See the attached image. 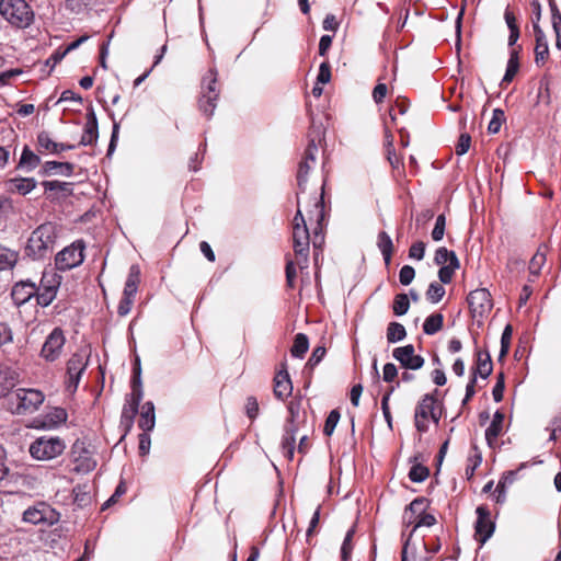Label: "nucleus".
<instances>
[{
    "label": "nucleus",
    "instance_id": "f257e3e1",
    "mask_svg": "<svg viewBox=\"0 0 561 561\" xmlns=\"http://www.w3.org/2000/svg\"><path fill=\"white\" fill-rule=\"evenodd\" d=\"M57 238L56 226L45 222L38 226L30 236L25 252L34 260L46 257L53 250Z\"/></svg>",
    "mask_w": 561,
    "mask_h": 561
},
{
    "label": "nucleus",
    "instance_id": "f03ea898",
    "mask_svg": "<svg viewBox=\"0 0 561 561\" xmlns=\"http://www.w3.org/2000/svg\"><path fill=\"white\" fill-rule=\"evenodd\" d=\"M45 396L37 389L19 388L7 398L8 409L18 415L31 414L43 404Z\"/></svg>",
    "mask_w": 561,
    "mask_h": 561
},
{
    "label": "nucleus",
    "instance_id": "7ed1b4c3",
    "mask_svg": "<svg viewBox=\"0 0 561 561\" xmlns=\"http://www.w3.org/2000/svg\"><path fill=\"white\" fill-rule=\"evenodd\" d=\"M72 470L77 473H89L95 469L98 461L93 446L85 439H77L70 451Z\"/></svg>",
    "mask_w": 561,
    "mask_h": 561
},
{
    "label": "nucleus",
    "instance_id": "20e7f679",
    "mask_svg": "<svg viewBox=\"0 0 561 561\" xmlns=\"http://www.w3.org/2000/svg\"><path fill=\"white\" fill-rule=\"evenodd\" d=\"M66 449V443L58 436H42L36 438L28 448L36 460L47 461L59 457Z\"/></svg>",
    "mask_w": 561,
    "mask_h": 561
},
{
    "label": "nucleus",
    "instance_id": "39448f33",
    "mask_svg": "<svg viewBox=\"0 0 561 561\" xmlns=\"http://www.w3.org/2000/svg\"><path fill=\"white\" fill-rule=\"evenodd\" d=\"M0 13L9 23L18 27L27 26L33 19V12L25 0H1Z\"/></svg>",
    "mask_w": 561,
    "mask_h": 561
},
{
    "label": "nucleus",
    "instance_id": "423d86ee",
    "mask_svg": "<svg viewBox=\"0 0 561 561\" xmlns=\"http://www.w3.org/2000/svg\"><path fill=\"white\" fill-rule=\"evenodd\" d=\"M437 400L434 394H425L415 408L414 422L419 432L424 433L428 430L430 421L438 423L442 412L437 407Z\"/></svg>",
    "mask_w": 561,
    "mask_h": 561
},
{
    "label": "nucleus",
    "instance_id": "0eeeda50",
    "mask_svg": "<svg viewBox=\"0 0 561 561\" xmlns=\"http://www.w3.org/2000/svg\"><path fill=\"white\" fill-rule=\"evenodd\" d=\"M310 240L311 239L307 226V220L302 216L300 209V199H298V210L294 217L293 241L296 255L301 257L305 264L308 262Z\"/></svg>",
    "mask_w": 561,
    "mask_h": 561
},
{
    "label": "nucleus",
    "instance_id": "6e6552de",
    "mask_svg": "<svg viewBox=\"0 0 561 561\" xmlns=\"http://www.w3.org/2000/svg\"><path fill=\"white\" fill-rule=\"evenodd\" d=\"M218 96L217 72L210 69L203 79L202 95L198 100V107L205 116L210 117L214 114Z\"/></svg>",
    "mask_w": 561,
    "mask_h": 561
},
{
    "label": "nucleus",
    "instance_id": "1a4fd4ad",
    "mask_svg": "<svg viewBox=\"0 0 561 561\" xmlns=\"http://www.w3.org/2000/svg\"><path fill=\"white\" fill-rule=\"evenodd\" d=\"M60 283L61 277L53 270L43 272L39 287H37V304L43 307L50 305L56 298Z\"/></svg>",
    "mask_w": 561,
    "mask_h": 561
},
{
    "label": "nucleus",
    "instance_id": "9d476101",
    "mask_svg": "<svg viewBox=\"0 0 561 561\" xmlns=\"http://www.w3.org/2000/svg\"><path fill=\"white\" fill-rule=\"evenodd\" d=\"M84 243L76 241L62 249L55 257L56 267L60 271H68L79 266L84 260Z\"/></svg>",
    "mask_w": 561,
    "mask_h": 561
},
{
    "label": "nucleus",
    "instance_id": "9b49d317",
    "mask_svg": "<svg viewBox=\"0 0 561 561\" xmlns=\"http://www.w3.org/2000/svg\"><path fill=\"white\" fill-rule=\"evenodd\" d=\"M142 399L141 381L139 376V368L135 370V377L133 379V391L126 399V404L122 411V422L127 426L133 424L134 417L137 413L138 405Z\"/></svg>",
    "mask_w": 561,
    "mask_h": 561
},
{
    "label": "nucleus",
    "instance_id": "f8f14e48",
    "mask_svg": "<svg viewBox=\"0 0 561 561\" xmlns=\"http://www.w3.org/2000/svg\"><path fill=\"white\" fill-rule=\"evenodd\" d=\"M66 343L64 331L60 328H55L46 337L42 350L41 357L46 362H55L62 354Z\"/></svg>",
    "mask_w": 561,
    "mask_h": 561
},
{
    "label": "nucleus",
    "instance_id": "ddd939ff",
    "mask_svg": "<svg viewBox=\"0 0 561 561\" xmlns=\"http://www.w3.org/2000/svg\"><path fill=\"white\" fill-rule=\"evenodd\" d=\"M23 520L33 525H54L59 520V514L45 503L27 508Z\"/></svg>",
    "mask_w": 561,
    "mask_h": 561
},
{
    "label": "nucleus",
    "instance_id": "4468645a",
    "mask_svg": "<svg viewBox=\"0 0 561 561\" xmlns=\"http://www.w3.org/2000/svg\"><path fill=\"white\" fill-rule=\"evenodd\" d=\"M324 218V210H323V197L320 195V197L313 198V205L312 209L308 211V220L312 224L316 222V226L313 227V237H312V244L314 249H320L324 242V237L322 233V221Z\"/></svg>",
    "mask_w": 561,
    "mask_h": 561
},
{
    "label": "nucleus",
    "instance_id": "2eb2a0df",
    "mask_svg": "<svg viewBox=\"0 0 561 561\" xmlns=\"http://www.w3.org/2000/svg\"><path fill=\"white\" fill-rule=\"evenodd\" d=\"M468 304L474 317H484L493 307L491 294L485 288L472 290L468 296Z\"/></svg>",
    "mask_w": 561,
    "mask_h": 561
},
{
    "label": "nucleus",
    "instance_id": "dca6fc26",
    "mask_svg": "<svg viewBox=\"0 0 561 561\" xmlns=\"http://www.w3.org/2000/svg\"><path fill=\"white\" fill-rule=\"evenodd\" d=\"M476 513L478 517L474 537L479 542L484 543L493 535L495 526L486 506H478Z\"/></svg>",
    "mask_w": 561,
    "mask_h": 561
},
{
    "label": "nucleus",
    "instance_id": "f3484780",
    "mask_svg": "<svg viewBox=\"0 0 561 561\" xmlns=\"http://www.w3.org/2000/svg\"><path fill=\"white\" fill-rule=\"evenodd\" d=\"M392 356L405 369L417 370L422 368L424 365V358L415 354V350L412 344L394 348L392 352Z\"/></svg>",
    "mask_w": 561,
    "mask_h": 561
},
{
    "label": "nucleus",
    "instance_id": "a211bd4d",
    "mask_svg": "<svg viewBox=\"0 0 561 561\" xmlns=\"http://www.w3.org/2000/svg\"><path fill=\"white\" fill-rule=\"evenodd\" d=\"M85 369V362L82 355L73 354L67 363L68 389L76 390L82 371Z\"/></svg>",
    "mask_w": 561,
    "mask_h": 561
},
{
    "label": "nucleus",
    "instance_id": "6ab92c4d",
    "mask_svg": "<svg viewBox=\"0 0 561 561\" xmlns=\"http://www.w3.org/2000/svg\"><path fill=\"white\" fill-rule=\"evenodd\" d=\"M317 153H318V146H317L316 141L312 139L306 149L304 160L299 163L297 179H298V185L300 188H302V184L306 181L307 174L309 173V171L316 163Z\"/></svg>",
    "mask_w": 561,
    "mask_h": 561
},
{
    "label": "nucleus",
    "instance_id": "aec40b11",
    "mask_svg": "<svg viewBox=\"0 0 561 561\" xmlns=\"http://www.w3.org/2000/svg\"><path fill=\"white\" fill-rule=\"evenodd\" d=\"M426 504L427 501L424 497H417L413 500L408 507L411 513L419 515L417 519L413 520L414 529L420 526H433L436 522L433 515L424 513Z\"/></svg>",
    "mask_w": 561,
    "mask_h": 561
},
{
    "label": "nucleus",
    "instance_id": "412c9836",
    "mask_svg": "<svg viewBox=\"0 0 561 561\" xmlns=\"http://www.w3.org/2000/svg\"><path fill=\"white\" fill-rule=\"evenodd\" d=\"M37 294V287L30 280H21L16 283L11 291V297L16 306L27 302Z\"/></svg>",
    "mask_w": 561,
    "mask_h": 561
},
{
    "label": "nucleus",
    "instance_id": "4be33fe9",
    "mask_svg": "<svg viewBox=\"0 0 561 561\" xmlns=\"http://www.w3.org/2000/svg\"><path fill=\"white\" fill-rule=\"evenodd\" d=\"M293 392V385L287 370H279L274 378V394L280 400L287 399Z\"/></svg>",
    "mask_w": 561,
    "mask_h": 561
},
{
    "label": "nucleus",
    "instance_id": "5701e85b",
    "mask_svg": "<svg viewBox=\"0 0 561 561\" xmlns=\"http://www.w3.org/2000/svg\"><path fill=\"white\" fill-rule=\"evenodd\" d=\"M18 380L19 374L16 370L8 365L0 364V398L7 396Z\"/></svg>",
    "mask_w": 561,
    "mask_h": 561
},
{
    "label": "nucleus",
    "instance_id": "b1692460",
    "mask_svg": "<svg viewBox=\"0 0 561 561\" xmlns=\"http://www.w3.org/2000/svg\"><path fill=\"white\" fill-rule=\"evenodd\" d=\"M534 33L536 37L535 61L537 65H542L549 56L548 41L543 31L537 24L534 26Z\"/></svg>",
    "mask_w": 561,
    "mask_h": 561
},
{
    "label": "nucleus",
    "instance_id": "393cba45",
    "mask_svg": "<svg viewBox=\"0 0 561 561\" xmlns=\"http://www.w3.org/2000/svg\"><path fill=\"white\" fill-rule=\"evenodd\" d=\"M7 185L9 192L26 195L36 187L37 182L33 178H14L10 179Z\"/></svg>",
    "mask_w": 561,
    "mask_h": 561
},
{
    "label": "nucleus",
    "instance_id": "a878e982",
    "mask_svg": "<svg viewBox=\"0 0 561 561\" xmlns=\"http://www.w3.org/2000/svg\"><path fill=\"white\" fill-rule=\"evenodd\" d=\"M38 146L51 153H59L64 150H70L73 149V145H64L60 142L54 141L47 133H41L37 136Z\"/></svg>",
    "mask_w": 561,
    "mask_h": 561
},
{
    "label": "nucleus",
    "instance_id": "bb28decb",
    "mask_svg": "<svg viewBox=\"0 0 561 561\" xmlns=\"http://www.w3.org/2000/svg\"><path fill=\"white\" fill-rule=\"evenodd\" d=\"M154 424H156V416H154L153 403L146 402L141 408L138 425L141 430L148 432L154 427Z\"/></svg>",
    "mask_w": 561,
    "mask_h": 561
},
{
    "label": "nucleus",
    "instance_id": "cd10ccee",
    "mask_svg": "<svg viewBox=\"0 0 561 561\" xmlns=\"http://www.w3.org/2000/svg\"><path fill=\"white\" fill-rule=\"evenodd\" d=\"M73 164L69 162L47 161L43 165L42 174L50 175L54 173H59L66 176H70L73 173Z\"/></svg>",
    "mask_w": 561,
    "mask_h": 561
},
{
    "label": "nucleus",
    "instance_id": "c85d7f7f",
    "mask_svg": "<svg viewBox=\"0 0 561 561\" xmlns=\"http://www.w3.org/2000/svg\"><path fill=\"white\" fill-rule=\"evenodd\" d=\"M504 414L500 411L494 413L493 420L485 430V438L491 445L501 434L503 427Z\"/></svg>",
    "mask_w": 561,
    "mask_h": 561
},
{
    "label": "nucleus",
    "instance_id": "c756f323",
    "mask_svg": "<svg viewBox=\"0 0 561 561\" xmlns=\"http://www.w3.org/2000/svg\"><path fill=\"white\" fill-rule=\"evenodd\" d=\"M39 163V157L35 154L28 147H24L18 167L26 171H32L37 168Z\"/></svg>",
    "mask_w": 561,
    "mask_h": 561
},
{
    "label": "nucleus",
    "instance_id": "7c9ffc66",
    "mask_svg": "<svg viewBox=\"0 0 561 561\" xmlns=\"http://www.w3.org/2000/svg\"><path fill=\"white\" fill-rule=\"evenodd\" d=\"M377 245L380 252L382 253L385 262L388 264L393 253V243L390 236L385 231L379 232Z\"/></svg>",
    "mask_w": 561,
    "mask_h": 561
},
{
    "label": "nucleus",
    "instance_id": "2f4dec72",
    "mask_svg": "<svg viewBox=\"0 0 561 561\" xmlns=\"http://www.w3.org/2000/svg\"><path fill=\"white\" fill-rule=\"evenodd\" d=\"M67 419V411L64 408L59 407L50 409L45 415L46 423L53 427H57L66 423Z\"/></svg>",
    "mask_w": 561,
    "mask_h": 561
},
{
    "label": "nucleus",
    "instance_id": "473e14b6",
    "mask_svg": "<svg viewBox=\"0 0 561 561\" xmlns=\"http://www.w3.org/2000/svg\"><path fill=\"white\" fill-rule=\"evenodd\" d=\"M477 374H479L482 378H486L492 373V362L490 354L488 352H478L477 353Z\"/></svg>",
    "mask_w": 561,
    "mask_h": 561
},
{
    "label": "nucleus",
    "instance_id": "72a5a7b5",
    "mask_svg": "<svg viewBox=\"0 0 561 561\" xmlns=\"http://www.w3.org/2000/svg\"><path fill=\"white\" fill-rule=\"evenodd\" d=\"M546 263V247H539L529 262V272L533 276H538Z\"/></svg>",
    "mask_w": 561,
    "mask_h": 561
},
{
    "label": "nucleus",
    "instance_id": "f704fd0d",
    "mask_svg": "<svg viewBox=\"0 0 561 561\" xmlns=\"http://www.w3.org/2000/svg\"><path fill=\"white\" fill-rule=\"evenodd\" d=\"M443 322H444V317L442 313L431 314L424 321V324H423L424 333H426L428 335H433V334L437 333L442 329Z\"/></svg>",
    "mask_w": 561,
    "mask_h": 561
},
{
    "label": "nucleus",
    "instance_id": "c9c22d12",
    "mask_svg": "<svg viewBox=\"0 0 561 561\" xmlns=\"http://www.w3.org/2000/svg\"><path fill=\"white\" fill-rule=\"evenodd\" d=\"M18 261V253L0 245V271L12 268Z\"/></svg>",
    "mask_w": 561,
    "mask_h": 561
},
{
    "label": "nucleus",
    "instance_id": "e433bc0d",
    "mask_svg": "<svg viewBox=\"0 0 561 561\" xmlns=\"http://www.w3.org/2000/svg\"><path fill=\"white\" fill-rule=\"evenodd\" d=\"M98 138V123L95 117L85 124L83 135L80 140V145L88 146L92 145Z\"/></svg>",
    "mask_w": 561,
    "mask_h": 561
},
{
    "label": "nucleus",
    "instance_id": "4c0bfd02",
    "mask_svg": "<svg viewBox=\"0 0 561 561\" xmlns=\"http://www.w3.org/2000/svg\"><path fill=\"white\" fill-rule=\"evenodd\" d=\"M309 347V341L307 335L304 333H298L295 336L294 344L291 346V355L295 357L301 358L308 351Z\"/></svg>",
    "mask_w": 561,
    "mask_h": 561
},
{
    "label": "nucleus",
    "instance_id": "58836bf2",
    "mask_svg": "<svg viewBox=\"0 0 561 561\" xmlns=\"http://www.w3.org/2000/svg\"><path fill=\"white\" fill-rule=\"evenodd\" d=\"M407 335V331L401 323L391 322L387 329V340L389 343L402 341Z\"/></svg>",
    "mask_w": 561,
    "mask_h": 561
},
{
    "label": "nucleus",
    "instance_id": "ea45409f",
    "mask_svg": "<svg viewBox=\"0 0 561 561\" xmlns=\"http://www.w3.org/2000/svg\"><path fill=\"white\" fill-rule=\"evenodd\" d=\"M98 0H66V8L72 13L80 14L95 5Z\"/></svg>",
    "mask_w": 561,
    "mask_h": 561
},
{
    "label": "nucleus",
    "instance_id": "a19ab883",
    "mask_svg": "<svg viewBox=\"0 0 561 561\" xmlns=\"http://www.w3.org/2000/svg\"><path fill=\"white\" fill-rule=\"evenodd\" d=\"M454 260H458L456 253L454 251H449L446 248L442 247L436 250L434 262L442 266L447 264H451Z\"/></svg>",
    "mask_w": 561,
    "mask_h": 561
},
{
    "label": "nucleus",
    "instance_id": "79ce46f5",
    "mask_svg": "<svg viewBox=\"0 0 561 561\" xmlns=\"http://www.w3.org/2000/svg\"><path fill=\"white\" fill-rule=\"evenodd\" d=\"M282 449L289 460L294 457V449H295V435L294 431L291 428L286 430V433L282 439Z\"/></svg>",
    "mask_w": 561,
    "mask_h": 561
},
{
    "label": "nucleus",
    "instance_id": "37998d69",
    "mask_svg": "<svg viewBox=\"0 0 561 561\" xmlns=\"http://www.w3.org/2000/svg\"><path fill=\"white\" fill-rule=\"evenodd\" d=\"M517 51H512L502 83H510L518 71Z\"/></svg>",
    "mask_w": 561,
    "mask_h": 561
},
{
    "label": "nucleus",
    "instance_id": "c03bdc74",
    "mask_svg": "<svg viewBox=\"0 0 561 561\" xmlns=\"http://www.w3.org/2000/svg\"><path fill=\"white\" fill-rule=\"evenodd\" d=\"M459 268V260H454L451 264H447L442 266L438 271L439 280L444 284H449L453 279V276L456 270Z\"/></svg>",
    "mask_w": 561,
    "mask_h": 561
},
{
    "label": "nucleus",
    "instance_id": "a18cd8bd",
    "mask_svg": "<svg viewBox=\"0 0 561 561\" xmlns=\"http://www.w3.org/2000/svg\"><path fill=\"white\" fill-rule=\"evenodd\" d=\"M444 295H445V288L443 287V285H440L437 282L431 283L426 290V298L432 304L439 302L443 299Z\"/></svg>",
    "mask_w": 561,
    "mask_h": 561
},
{
    "label": "nucleus",
    "instance_id": "49530a36",
    "mask_svg": "<svg viewBox=\"0 0 561 561\" xmlns=\"http://www.w3.org/2000/svg\"><path fill=\"white\" fill-rule=\"evenodd\" d=\"M410 307L409 296L407 294H398L393 300V312L397 316H403Z\"/></svg>",
    "mask_w": 561,
    "mask_h": 561
},
{
    "label": "nucleus",
    "instance_id": "de8ad7c7",
    "mask_svg": "<svg viewBox=\"0 0 561 561\" xmlns=\"http://www.w3.org/2000/svg\"><path fill=\"white\" fill-rule=\"evenodd\" d=\"M504 121H505L504 112L500 108L493 110L492 119L488 126L489 133H491V134L499 133Z\"/></svg>",
    "mask_w": 561,
    "mask_h": 561
},
{
    "label": "nucleus",
    "instance_id": "09e8293b",
    "mask_svg": "<svg viewBox=\"0 0 561 561\" xmlns=\"http://www.w3.org/2000/svg\"><path fill=\"white\" fill-rule=\"evenodd\" d=\"M430 474L428 469L422 465H414L410 469L409 478L413 482H423Z\"/></svg>",
    "mask_w": 561,
    "mask_h": 561
},
{
    "label": "nucleus",
    "instance_id": "8fccbe9b",
    "mask_svg": "<svg viewBox=\"0 0 561 561\" xmlns=\"http://www.w3.org/2000/svg\"><path fill=\"white\" fill-rule=\"evenodd\" d=\"M339 420H340V412L337 410H332L327 420H325V423H324V427H323V433L327 435V436H331L332 433L334 432L337 423H339Z\"/></svg>",
    "mask_w": 561,
    "mask_h": 561
},
{
    "label": "nucleus",
    "instance_id": "3c124183",
    "mask_svg": "<svg viewBox=\"0 0 561 561\" xmlns=\"http://www.w3.org/2000/svg\"><path fill=\"white\" fill-rule=\"evenodd\" d=\"M354 533H355V530L353 528H351L346 533V536H345L344 541L342 543L341 557H342L343 561H347L351 558V551L353 549L352 539H353Z\"/></svg>",
    "mask_w": 561,
    "mask_h": 561
},
{
    "label": "nucleus",
    "instance_id": "603ef678",
    "mask_svg": "<svg viewBox=\"0 0 561 561\" xmlns=\"http://www.w3.org/2000/svg\"><path fill=\"white\" fill-rule=\"evenodd\" d=\"M446 218L445 215H439L436 218L434 229L432 230V238L434 241H440L445 233Z\"/></svg>",
    "mask_w": 561,
    "mask_h": 561
},
{
    "label": "nucleus",
    "instance_id": "864d4df0",
    "mask_svg": "<svg viewBox=\"0 0 561 561\" xmlns=\"http://www.w3.org/2000/svg\"><path fill=\"white\" fill-rule=\"evenodd\" d=\"M415 276V271L410 265H404L399 272V280L402 285L407 286L412 283Z\"/></svg>",
    "mask_w": 561,
    "mask_h": 561
},
{
    "label": "nucleus",
    "instance_id": "5fc2aeb1",
    "mask_svg": "<svg viewBox=\"0 0 561 561\" xmlns=\"http://www.w3.org/2000/svg\"><path fill=\"white\" fill-rule=\"evenodd\" d=\"M13 341V332L7 322L0 321V347Z\"/></svg>",
    "mask_w": 561,
    "mask_h": 561
},
{
    "label": "nucleus",
    "instance_id": "6e6d98bb",
    "mask_svg": "<svg viewBox=\"0 0 561 561\" xmlns=\"http://www.w3.org/2000/svg\"><path fill=\"white\" fill-rule=\"evenodd\" d=\"M471 145V137L469 134L463 133L460 135L458 142L456 145V153L458 156H462L468 152Z\"/></svg>",
    "mask_w": 561,
    "mask_h": 561
},
{
    "label": "nucleus",
    "instance_id": "4d7b16f0",
    "mask_svg": "<svg viewBox=\"0 0 561 561\" xmlns=\"http://www.w3.org/2000/svg\"><path fill=\"white\" fill-rule=\"evenodd\" d=\"M139 282L140 268L138 265H131L125 285L129 286L130 288L135 287L138 289Z\"/></svg>",
    "mask_w": 561,
    "mask_h": 561
},
{
    "label": "nucleus",
    "instance_id": "13d9d810",
    "mask_svg": "<svg viewBox=\"0 0 561 561\" xmlns=\"http://www.w3.org/2000/svg\"><path fill=\"white\" fill-rule=\"evenodd\" d=\"M482 457L479 453H474L468 458V466L466 468V476L470 479L474 474V470L480 466Z\"/></svg>",
    "mask_w": 561,
    "mask_h": 561
},
{
    "label": "nucleus",
    "instance_id": "bf43d9fd",
    "mask_svg": "<svg viewBox=\"0 0 561 561\" xmlns=\"http://www.w3.org/2000/svg\"><path fill=\"white\" fill-rule=\"evenodd\" d=\"M331 79V68L329 62L324 61L320 65L319 73L317 77L318 84H325Z\"/></svg>",
    "mask_w": 561,
    "mask_h": 561
},
{
    "label": "nucleus",
    "instance_id": "052dcab7",
    "mask_svg": "<svg viewBox=\"0 0 561 561\" xmlns=\"http://www.w3.org/2000/svg\"><path fill=\"white\" fill-rule=\"evenodd\" d=\"M424 253L425 244L422 241L414 242L409 250V256L419 261L424 257Z\"/></svg>",
    "mask_w": 561,
    "mask_h": 561
},
{
    "label": "nucleus",
    "instance_id": "680f3d73",
    "mask_svg": "<svg viewBox=\"0 0 561 561\" xmlns=\"http://www.w3.org/2000/svg\"><path fill=\"white\" fill-rule=\"evenodd\" d=\"M504 387H505L504 386V376H503V374H500L497 376V381H496L495 386L493 387V391H492L494 401H496V402L502 401L503 393H504Z\"/></svg>",
    "mask_w": 561,
    "mask_h": 561
},
{
    "label": "nucleus",
    "instance_id": "e2e57ef3",
    "mask_svg": "<svg viewBox=\"0 0 561 561\" xmlns=\"http://www.w3.org/2000/svg\"><path fill=\"white\" fill-rule=\"evenodd\" d=\"M14 213V206L11 198L0 195V216Z\"/></svg>",
    "mask_w": 561,
    "mask_h": 561
},
{
    "label": "nucleus",
    "instance_id": "0e129e2a",
    "mask_svg": "<svg viewBox=\"0 0 561 561\" xmlns=\"http://www.w3.org/2000/svg\"><path fill=\"white\" fill-rule=\"evenodd\" d=\"M397 376H398V369H397L396 365L392 363H387L383 366V371H382L383 380L387 382H391L396 379Z\"/></svg>",
    "mask_w": 561,
    "mask_h": 561
},
{
    "label": "nucleus",
    "instance_id": "69168bd1",
    "mask_svg": "<svg viewBox=\"0 0 561 561\" xmlns=\"http://www.w3.org/2000/svg\"><path fill=\"white\" fill-rule=\"evenodd\" d=\"M133 305H134L133 298L122 297V299L118 304V307H117L118 314L122 317L127 316L130 312Z\"/></svg>",
    "mask_w": 561,
    "mask_h": 561
},
{
    "label": "nucleus",
    "instance_id": "338daca9",
    "mask_svg": "<svg viewBox=\"0 0 561 561\" xmlns=\"http://www.w3.org/2000/svg\"><path fill=\"white\" fill-rule=\"evenodd\" d=\"M245 412L250 419H254L259 414V403L254 397H249L247 399Z\"/></svg>",
    "mask_w": 561,
    "mask_h": 561
},
{
    "label": "nucleus",
    "instance_id": "774afa93",
    "mask_svg": "<svg viewBox=\"0 0 561 561\" xmlns=\"http://www.w3.org/2000/svg\"><path fill=\"white\" fill-rule=\"evenodd\" d=\"M388 92V88L385 83H378L373 91V99L376 103L383 101Z\"/></svg>",
    "mask_w": 561,
    "mask_h": 561
}]
</instances>
